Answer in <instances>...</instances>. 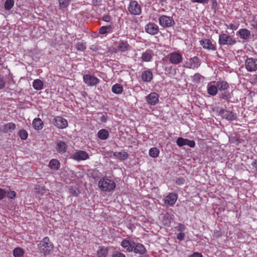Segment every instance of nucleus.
Returning a JSON list of instances; mask_svg holds the SVG:
<instances>
[{
    "mask_svg": "<svg viewBox=\"0 0 257 257\" xmlns=\"http://www.w3.org/2000/svg\"><path fill=\"white\" fill-rule=\"evenodd\" d=\"M98 186L101 191L105 192H110L116 187L114 182L107 177L101 178L98 182Z\"/></svg>",
    "mask_w": 257,
    "mask_h": 257,
    "instance_id": "obj_1",
    "label": "nucleus"
},
{
    "mask_svg": "<svg viewBox=\"0 0 257 257\" xmlns=\"http://www.w3.org/2000/svg\"><path fill=\"white\" fill-rule=\"evenodd\" d=\"M53 245L52 242L49 240L48 237H45L41 241L39 244V248L41 252H43L45 255L49 253L50 251L53 249Z\"/></svg>",
    "mask_w": 257,
    "mask_h": 257,
    "instance_id": "obj_2",
    "label": "nucleus"
},
{
    "mask_svg": "<svg viewBox=\"0 0 257 257\" xmlns=\"http://www.w3.org/2000/svg\"><path fill=\"white\" fill-rule=\"evenodd\" d=\"M218 43L220 46H233L236 43V40L226 34L222 33L219 36Z\"/></svg>",
    "mask_w": 257,
    "mask_h": 257,
    "instance_id": "obj_3",
    "label": "nucleus"
},
{
    "mask_svg": "<svg viewBox=\"0 0 257 257\" xmlns=\"http://www.w3.org/2000/svg\"><path fill=\"white\" fill-rule=\"evenodd\" d=\"M159 23L163 28H168L174 26L175 22L172 17L162 15L159 18Z\"/></svg>",
    "mask_w": 257,
    "mask_h": 257,
    "instance_id": "obj_4",
    "label": "nucleus"
},
{
    "mask_svg": "<svg viewBox=\"0 0 257 257\" xmlns=\"http://www.w3.org/2000/svg\"><path fill=\"white\" fill-rule=\"evenodd\" d=\"M128 12L133 15H140L142 13V8L136 1H131L127 8Z\"/></svg>",
    "mask_w": 257,
    "mask_h": 257,
    "instance_id": "obj_5",
    "label": "nucleus"
},
{
    "mask_svg": "<svg viewBox=\"0 0 257 257\" xmlns=\"http://www.w3.org/2000/svg\"><path fill=\"white\" fill-rule=\"evenodd\" d=\"M245 67L248 72L257 70V59L246 57L245 60Z\"/></svg>",
    "mask_w": 257,
    "mask_h": 257,
    "instance_id": "obj_6",
    "label": "nucleus"
},
{
    "mask_svg": "<svg viewBox=\"0 0 257 257\" xmlns=\"http://www.w3.org/2000/svg\"><path fill=\"white\" fill-rule=\"evenodd\" d=\"M168 58L170 62L175 65L179 64L183 61V56L181 53L178 52L170 53L168 55Z\"/></svg>",
    "mask_w": 257,
    "mask_h": 257,
    "instance_id": "obj_7",
    "label": "nucleus"
},
{
    "mask_svg": "<svg viewBox=\"0 0 257 257\" xmlns=\"http://www.w3.org/2000/svg\"><path fill=\"white\" fill-rule=\"evenodd\" d=\"M83 79L84 82L89 86H95L100 82L97 77L89 74H84Z\"/></svg>",
    "mask_w": 257,
    "mask_h": 257,
    "instance_id": "obj_8",
    "label": "nucleus"
},
{
    "mask_svg": "<svg viewBox=\"0 0 257 257\" xmlns=\"http://www.w3.org/2000/svg\"><path fill=\"white\" fill-rule=\"evenodd\" d=\"M145 30L146 33L150 35H155L159 32V28L157 24L150 22L145 26Z\"/></svg>",
    "mask_w": 257,
    "mask_h": 257,
    "instance_id": "obj_9",
    "label": "nucleus"
},
{
    "mask_svg": "<svg viewBox=\"0 0 257 257\" xmlns=\"http://www.w3.org/2000/svg\"><path fill=\"white\" fill-rule=\"evenodd\" d=\"M200 44L205 49L214 51L217 50L215 43H213L209 39H203L201 40L200 41Z\"/></svg>",
    "mask_w": 257,
    "mask_h": 257,
    "instance_id": "obj_10",
    "label": "nucleus"
},
{
    "mask_svg": "<svg viewBox=\"0 0 257 257\" xmlns=\"http://www.w3.org/2000/svg\"><path fill=\"white\" fill-rule=\"evenodd\" d=\"M219 112L223 118L228 120L232 121L236 119V114L232 111H228L222 108L219 110Z\"/></svg>",
    "mask_w": 257,
    "mask_h": 257,
    "instance_id": "obj_11",
    "label": "nucleus"
},
{
    "mask_svg": "<svg viewBox=\"0 0 257 257\" xmlns=\"http://www.w3.org/2000/svg\"><path fill=\"white\" fill-rule=\"evenodd\" d=\"M53 124L59 128H64L68 126L67 120L61 116H56L53 121Z\"/></svg>",
    "mask_w": 257,
    "mask_h": 257,
    "instance_id": "obj_12",
    "label": "nucleus"
},
{
    "mask_svg": "<svg viewBox=\"0 0 257 257\" xmlns=\"http://www.w3.org/2000/svg\"><path fill=\"white\" fill-rule=\"evenodd\" d=\"M71 158L77 161L86 160L89 158V155L85 151H78L73 155Z\"/></svg>",
    "mask_w": 257,
    "mask_h": 257,
    "instance_id": "obj_13",
    "label": "nucleus"
},
{
    "mask_svg": "<svg viewBox=\"0 0 257 257\" xmlns=\"http://www.w3.org/2000/svg\"><path fill=\"white\" fill-rule=\"evenodd\" d=\"M200 65V59L196 56L191 58L189 61L185 62L184 66L187 68H198Z\"/></svg>",
    "mask_w": 257,
    "mask_h": 257,
    "instance_id": "obj_14",
    "label": "nucleus"
},
{
    "mask_svg": "<svg viewBox=\"0 0 257 257\" xmlns=\"http://www.w3.org/2000/svg\"><path fill=\"white\" fill-rule=\"evenodd\" d=\"M176 143L177 145L179 146V147H182L185 145H187L191 148H193L195 147V143L194 141L189 140L187 139H184L181 137H180L177 139L176 141Z\"/></svg>",
    "mask_w": 257,
    "mask_h": 257,
    "instance_id": "obj_15",
    "label": "nucleus"
},
{
    "mask_svg": "<svg viewBox=\"0 0 257 257\" xmlns=\"http://www.w3.org/2000/svg\"><path fill=\"white\" fill-rule=\"evenodd\" d=\"M178 198L177 194L174 193H169L165 198L164 202L166 204L173 206L176 202Z\"/></svg>",
    "mask_w": 257,
    "mask_h": 257,
    "instance_id": "obj_16",
    "label": "nucleus"
},
{
    "mask_svg": "<svg viewBox=\"0 0 257 257\" xmlns=\"http://www.w3.org/2000/svg\"><path fill=\"white\" fill-rule=\"evenodd\" d=\"M146 100L150 104L155 105L159 102V95L156 92H152L146 96Z\"/></svg>",
    "mask_w": 257,
    "mask_h": 257,
    "instance_id": "obj_17",
    "label": "nucleus"
},
{
    "mask_svg": "<svg viewBox=\"0 0 257 257\" xmlns=\"http://www.w3.org/2000/svg\"><path fill=\"white\" fill-rule=\"evenodd\" d=\"M67 149V146L66 143L61 140H58L56 142V150L60 154L65 153Z\"/></svg>",
    "mask_w": 257,
    "mask_h": 257,
    "instance_id": "obj_18",
    "label": "nucleus"
},
{
    "mask_svg": "<svg viewBox=\"0 0 257 257\" xmlns=\"http://www.w3.org/2000/svg\"><path fill=\"white\" fill-rule=\"evenodd\" d=\"M16 128V125L13 122H9L0 126V132L7 133L15 130Z\"/></svg>",
    "mask_w": 257,
    "mask_h": 257,
    "instance_id": "obj_19",
    "label": "nucleus"
},
{
    "mask_svg": "<svg viewBox=\"0 0 257 257\" xmlns=\"http://www.w3.org/2000/svg\"><path fill=\"white\" fill-rule=\"evenodd\" d=\"M121 246L126 249L128 252H131L133 250L135 242L133 240L123 239L121 243Z\"/></svg>",
    "mask_w": 257,
    "mask_h": 257,
    "instance_id": "obj_20",
    "label": "nucleus"
},
{
    "mask_svg": "<svg viewBox=\"0 0 257 257\" xmlns=\"http://www.w3.org/2000/svg\"><path fill=\"white\" fill-rule=\"evenodd\" d=\"M237 35H238L241 39L248 41L250 39L251 32L246 29L242 28L237 32Z\"/></svg>",
    "mask_w": 257,
    "mask_h": 257,
    "instance_id": "obj_21",
    "label": "nucleus"
},
{
    "mask_svg": "<svg viewBox=\"0 0 257 257\" xmlns=\"http://www.w3.org/2000/svg\"><path fill=\"white\" fill-rule=\"evenodd\" d=\"M141 77L143 81L150 82L153 77V73L149 70H145L142 73Z\"/></svg>",
    "mask_w": 257,
    "mask_h": 257,
    "instance_id": "obj_22",
    "label": "nucleus"
},
{
    "mask_svg": "<svg viewBox=\"0 0 257 257\" xmlns=\"http://www.w3.org/2000/svg\"><path fill=\"white\" fill-rule=\"evenodd\" d=\"M117 48L120 52H125L130 50V46L127 42L124 41H120L118 42Z\"/></svg>",
    "mask_w": 257,
    "mask_h": 257,
    "instance_id": "obj_23",
    "label": "nucleus"
},
{
    "mask_svg": "<svg viewBox=\"0 0 257 257\" xmlns=\"http://www.w3.org/2000/svg\"><path fill=\"white\" fill-rule=\"evenodd\" d=\"M133 250L136 253H138L141 255H143L146 251L144 245L139 243H135Z\"/></svg>",
    "mask_w": 257,
    "mask_h": 257,
    "instance_id": "obj_24",
    "label": "nucleus"
},
{
    "mask_svg": "<svg viewBox=\"0 0 257 257\" xmlns=\"http://www.w3.org/2000/svg\"><path fill=\"white\" fill-rule=\"evenodd\" d=\"M153 53L150 50H147L144 52L141 57L142 60L144 62H149L152 59Z\"/></svg>",
    "mask_w": 257,
    "mask_h": 257,
    "instance_id": "obj_25",
    "label": "nucleus"
},
{
    "mask_svg": "<svg viewBox=\"0 0 257 257\" xmlns=\"http://www.w3.org/2000/svg\"><path fill=\"white\" fill-rule=\"evenodd\" d=\"M43 122L39 118H35L32 122L34 128L36 130H40L43 128Z\"/></svg>",
    "mask_w": 257,
    "mask_h": 257,
    "instance_id": "obj_26",
    "label": "nucleus"
},
{
    "mask_svg": "<svg viewBox=\"0 0 257 257\" xmlns=\"http://www.w3.org/2000/svg\"><path fill=\"white\" fill-rule=\"evenodd\" d=\"M217 87V89L220 91L226 90L229 88V84L225 81H218L216 82Z\"/></svg>",
    "mask_w": 257,
    "mask_h": 257,
    "instance_id": "obj_27",
    "label": "nucleus"
},
{
    "mask_svg": "<svg viewBox=\"0 0 257 257\" xmlns=\"http://www.w3.org/2000/svg\"><path fill=\"white\" fill-rule=\"evenodd\" d=\"M97 137L100 140H106L109 137V133L107 130L101 129L98 132Z\"/></svg>",
    "mask_w": 257,
    "mask_h": 257,
    "instance_id": "obj_28",
    "label": "nucleus"
},
{
    "mask_svg": "<svg viewBox=\"0 0 257 257\" xmlns=\"http://www.w3.org/2000/svg\"><path fill=\"white\" fill-rule=\"evenodd\" d=\"M217 91L218 89L216 84L215 85L210 84H208L207 92L209 95L214 96L217 93Z\"/></svg>",
    "mask_w": 257,
    "mask_h": 257,
    "instance_id": "obj_29",
    "label": "nucleus"
},
{
    "mask_svg": "<svg viewBox=\"0 0 257 257\" xmlns=\"http://www.w3.org/2000/svg\"><path fill=\"white\" fill-rule=\"evenodd\" d=\"M108 253L107 248L104 246H99L97 251V257H106Z\"/></svg>",
    "mask_w": 257,
    "mask_h": 257,
    "instance_id": "obj_30",
    "label": "nucleus"
},
{
    "mask_svg": "<svg viewBox=\"0 0 257 257\" xmlns=\"http://www.w3.org/2000/svg\"><path fill=\"white\" fill-rule=\"evenodd\" d=\"M49 167L52 169L57 170L60 167V163L57 159H52L49 162Z\"/></svg>",
    "mask_w": 257,
    "mask_h": 257,
    "instance_id": "obj_31",
    "label": "nucleus"
},
{
    "mask_svg": "<svg viewBox=\"0 0 257 257\" xmlns=\"http://www.w3.org/2000/svg\"><path fill=\"white\" fill-rule=\"evenodd\" d=\"M33 86L35 89L40 90L43 88V83L40 79H36L33 82Z\"/></svg>",
    "mask_w": 257,
    "mask_h": 257,
    "instance_id": "obj_32",
    "label": "nucleus"
},
{
    "mask_svg": "<svg viewBox=\"0 0 257 257\" xmlns=\"http://www.w3.org/2000/svg\"><path fill=\"white\" fill-rule=\"evenodd\" d=\"M112 91L115 94H121L123 90V87L119 84H115L112 87Z\"/></svg>",
    "mask_w": 257,
    "mask_h": 257,
    "instance_id": "obj_33",
    "label": "nucleus"
},
{
    "mask_svg": "<svg viewBox=\"0 0 257 257\" xmlns=\"http://www.w3.org/2000/svg\"><path fill=\"white\" fill-rule=\"evenodd\" d=\"M13 253L15 257H23L24 254V251L21 247H17L13 250Z\"/></svg>",
    "mask_w": 257,
    "mask_h": 257,
    "instance_id": "obj_34",
    "label": "nucleus"
},
{
    "mask_svg": "<svg viewBox=\"0 0 257 257\" xmlns=\"http://www.w3.org/2000/svg\"><path fill=\"white\" fill-rule=\"evenodd\" d=\"M112 27L111 26L101 27L99 30V33L101 34H105L107 33L111 32Z\"/></svg>",
    "mask_w": 257,
    "mask_h": 257,
    "instance_id": "obj_35",
    "label": "nucleus"
},
{
    "mask_svg": "<svg viewBox=\"0 0 257 257\" xmlns=\"http://www.w3.org/2000/svg\"><path fill=\"white\" fill-rule=\"evenodd\" d=\"M35 192L37 194L43 195L46 192L45 187L41 185H37L34 189Z\"/></svg>",
    "mask_w": 257,
    "mask_h": 257,
    "instance_id": "obj_36",
    "label": "nucleus"
},
{
    "mask_svg": "<svg viewBox=\"0 0 257 257\" xmlns=\"http://www.w3.org/2000/svg\"><path fill=\"white\" fill-rule=\"evenodd\" d=\"M72 0H58L59 7L60 9L67 8L70 4Z\"/></svg>",
    "mask_w": 257,
    "mask_h": 257,
    "instance_id": "obj_37",
    "label": "nucleus"
},
{
    "mask_svg": "<svg viewBox=\"0 0 257 257\" xmlns=\"http://www.w3.org/2000/svg\"><path fill=\"white\" fill-rule=\"evenodd\" d=\"M14 0H6L4 5L5 9L6 10H10L14 7Z\"/></svg>",
    "mask_w": 257,
    "mask_h": 257,
    "instance_id": "obj_38",
    "label": "nucleus"
},
{
    "mask_svg": "<svg viewBox=\"0 0 257 257\" xmlns=\"http://www.w3.org/2000/svg\"><path fill=\"white\" fill-rule=\"evenodd\" d=\"M159 150L157 148H152L149 151V155L153 158H156L159 156Z\"/></svg>",
    "mask_w": 257,
    "mask_h": 257,
    "instance_id": "obj_39",
    "label": "nucleus"
},
{
    "mask_svg": "<svg viewBox=\"0 0 257 257\" xmlns=\"http://www.w3.org/2000/svg\"><path fill=\"white\" fill-rule=\"evenodd\" d=\"M76 48L78 51H83L86 49L85 43L82 42H78L76 44Z\"/></svg>",
    "mask_w": 257,
    "mask_h": 257,
    "instance_id": "obj_40",
    "label": "nucleus"
},
{
    "mask_svg": "<svg viewBox=\"0 0 257 257\" xmlns=\"http://www.w3.org/2000/svg\"><path fill=\"white\" fill-rule=\"evenodd\" d=\"M19 135L22 140H25L27 139L28 134L26 131L21 130L19 132Z\"/></svg>",
    "mask_w": 257,
    "mask_h": 257,
    "instance_id": "obj_41",
    "label": "nucleus"
},
{
    "mask_svg": "<svg viewBox=\"0 0 257 257\" xmlns=\"http://www.w3.org/2000/svg\"><path fill=\"white\" fill-rule=\"evenodd\" d=\"M231 97V94L228 91H224L221 94V98L222 99L228 100Z\"/></svg>",
    "mask_w": 257,
    "mask_h": 257,
    "instance_id": "obj_42",
    "label": "nucleus"
},
{
    "mask_svg": "<svg viewBox=\"0 0 257 257\" xmlns=\"http://www.w3.org/2000/svg\"><path fill=\"white\" fill-rule=\"evenodd\" d=\"M203 77L199 73H196L193 77V81L196 83H199L201 81V79H203Z\"/></svg>",
    "mask_w": 257,
    "mask_h": 257,
    "instance_id": "obj_43",
    "label": "nucleus"
},
{
    "mask_svg": "<svg viewBox=\"0 0 257 257\" xmlns=\"http://www.w3.org/2000/svg\"><path fill=\"white\" fill-rule=\"evenodd\" d=\"M128 157V154L125 152H118V159L120 160H124Z\"/></svg>",
    "mask_w": 257,
    "mask_h": 257,
    "instance_id": "obj_44",
    "label": "nucleus"
},
{
    "mask_svg": "<svg viewBox=\"0 0 257 257\" xmlns=\"http://www.w3.org/2000/svg\"><path fill=\"white\" fill-rule=\"evenodd\" d=\"M176 228L178 231L182 232L186 229V226L182 223H179L176 227Z\"/></svg>",
    "mask_w": 257,
    "mask_h": 257,
    "instance_id": "obj_45",
    "label": "nucleus"
},
{
    "mask_svg": "<svg viewBox=\"0 0 257 257\" xmlns=\"http://www.w3.org/2000/svg\"><path fill=\"white\" fill-rule=\"evenodd\" d=\"M165 70L168 73L172 74H176V72L175 68H174L171 66L170 67L166 68Z\"/></svg>",
    "mask_w": 257,
    "mask_h": 257,
    "instance_id": "obj_46",
    "label": "nucleus"
},
{
    "mask_svg": "<svg viewBox=\"0 0 257 257\" xmlns=\"http://www.w3.org/2000/svg\"><path fill=\"white\" fill-rule=\"evenodd\" d=\"M6 82L3 76L0 75V89L4 88L5 86Z\"/></svg>",
    "mask_w": 257,
    "mask_h": 257,
    "instance_id": "obj_47",
    "label": "nucleus"
},
{
    "mask_svg": "<svg viewBox=\"0 0 257 257\" xmlns=\"http://www.w3.org/2000/svg\"><path fill=\"white\" fill-rule=\"evenodd\" d=\"M16 195V192L14 191L10 190L7 193V196L11 199L15 198Z\"/></svg>",
    "mask_w": 257,
    "mask_h": 257,
    "instance_id": "obj_48",
    "label": "nucleus"
},
{
    "mask_svg": "<svg viewBox=\"0 0 257 257\" xmlns=\"http://www.w3.org/2000/svg\"><path fill=\"white\" fill-rule=\"evenodd\" d=\"M185 183V180L182 177H179V178H178L176 180V183L177 184V185H183Z\"/></svg>",
    "mask_w": 257,
    "mask_h": 257,
    "instance_id": "obj_49",
    "label": "nucleus"
},
{
    "mask_svg": "<svg viewBox=\"0 0 257 257\" xmlns=\"http://www.w3.org/2000/svg\"><path fill=\"white\" fill-rule=\"evenodd\" d=\"M164 218L166 220L165 223H168L170 222L172 217L168 213H166L164 215Z\"/></svg>",
    "mask_w": 257,
    "mask_h": 257,
    "instance_id": "obj_50",
    "label": "nucleus"
},
{
    "mask_svg": "<svg viewBox=\"0 0 257 257\" xmlns=\"http://www.w3.org/2000/svg\"><path fill=\"white\" fill-rule=\"evenodd\" d=\"M7 194V192L3 189L0 188V200L5 198Z\"/></svg>",
    "mask_w": 257,
    "mask_h": 257,
    "instance_id": "obj_51",
    "label": "nucleus"
},
{
    "mask_svg": "<svg viewBox=\"0 0 257 257\" xmlns=\"http://www.w3.org/2000/svg\"><path fill=\"white\" fill-rule=\"evenodd\" d=\"M185 237V234L182 232H180L177 235V239L180 241L184 240Z\"/></svg>",
    "mask_w": 257,
    "mask_h": 257,
    "instance_id": "obj_52",
    "label": "nucleus"
},
{
    "mask_svg": "<svg viewBox=\"0 0 257 257\" xmlns=\"http://www.w3.org/2000/svg\"><path fill=\"white\" fill-rule=\"evenodd\" d=\"M102 20L103 21H105V22H109L111 20V17H110V16L109 15H104L103 16V17L102 18Z\"/></svg>",
    "mask_w": 257,
    "mask_h": 257,
    "instance_id": "obj_53",
    "label": "nucleus"
},
{
    "mask_svg": "<svg viewBox=\"0 0 257 257\" xmlns=\"http://www.w3.org/2000/svg\"><path fill=\"white\" fill-rule=\"evenodd\" d=\"M193 3H201L203 4H208L209 0H191Z\"/></svg>",
    "mask_w": 257,
    "mask_h": 257,
    "instance_id": "obj_54",
    "label": "nucleus"
},
{
    "mask_svg": "<svg viewBox=\"0 0 257 257\" xmlns=\"http://www.w3.org/2000/svg\"><path fill=\"white\" fill-rule=\"evenodd\" d=\"M113 257H125V255L121 252H117L114 253Z\"/></svg>",
    "mask_w": 257,
    "mask_h": 257,
    "instance_id": "obj_55",
    "label": "nucleus"
},
{
    "mask_svg": "<svg viewBox=\"0 0 257 257\" xmlns=\"http://www.w3.org/2000/svg\"><path fill=\"white\" fill-rule=\"evenodd\" d=\"M100 120L102 122H105L107 120V116L106 115H102L100 117Z\"/></svg>",
    "mask_w": 257,
    "mask_h": 257,
    "instance_id": "obj_56",
    "label": "nucleus"
},
{
    "mask_svg": "<svg viewBox=\"0 0 257 257\" xmlns=\"http://www.w3.org/2000/svg\"><path fill=\"white\" fill-rule=\"evenodd\" d=\"M191 257H203L201 253L195 252H194L191 255Z\"/></svg>",
    "mask_w": 257,
    "mask_h": 257,
    "instance_id": "obj_57",
    "label": "nucleus"
},
{
    "mask_svg": "<svg viewBox=\"0 0 257 257\" xmlns=\"http://www.w3.org/2000/svg\"><path fill=\"white\" fill-rule=\"evenodd\" d=\"M252 166L254 167L256 169V171H257V159H254L253 162L251 164Z\"/></svg>",
    "mask_w": 257,
    "mask_h": 257,
    "instance_id": "obj_58",
    "label": "nucleus"
},
{
    "mask_svg": "<svg viewBox=\"0 0 257 257\" xmlns=\"http://www.w3.org/2000/svg\"><path fill=\"white\" fill-rule=\"evenodd\" d=\"M211 1L212 2V8L215 9L217 6V3L216 2V0H211Z\"/></svg>",
    "mask_w": 257,
    "mask_h": 257,
    "instance_id": "obj_59",
    "label": "nucleus"
},
{
    "mask_svg": "<svg viewBox=\"0 0 257 257\" xmlns=\"http://www.w3.org/2000/svg\"><path fill=\"white\" fill-rule=\"evenodd\" d=\"M229 27L231 29H232L233 30H235L237 29V27L235 25H234V24H230L229 25Z\"/></svg>",
    "mask_w": 257,
    "mask_h": 257,
    "instance_id": "obj_60",
    "label": "nucleus"
},
{
    "mask_svg": "<svg viewBox=\"0 0 257 257\" xmlns=\"http://www.w3.org/2000/svg\"><path fill=\"white\" fill-rule=\"evenodd\" d=\"M113 156L118 159V152H114L113 153Z\"/></svg>",
    "mask_w": 257,
    "mask_h": 257,
    "instance_id": "obj_61",
    "label": "nucleus"
},
{
    "mask_svg": "<svg viewBox=\"0 0 257 257\" xmlns=\"http://www.w3.org/2000/svg\"><path fill=\"white\" fill-rule=\"evenodd\" d=\"M90 49L92 50L93 51H96L97 50L95 46H92L91 47H90Z\"/></svg>",
    "mask_w": 257,
    "mask_h": 257,
    "instance_id": "obj_62",
    "label": "nucleus"
},
{
    "mask_svg": "<svg viewBox=\"0 0 257 257\" xmlns=\"http://www.w3.org/2000/svg\"><path fill=\"white\" fill-rule=\"evenodd\" d=\"M253 26L257 31V21L255 22L254 24L253 25Z\"/></svg>",
    "mask_w": 257,
    "mask_h": 257,
    "instance_id": "obj_63",
    "label": "nucleus"
},
{
    "mask_svg": "<svg viewBox=\"0 0 257 257\" xmlns=\"http://www.w3.org/2000/svg\"><path fill=\"white\" fill-rule=\"evenodd\" d=\"M72 194H73L74 195H77V193H76V192L75 191H74L72 193Z\"/></svg>",
    "mask_w": 257,
    "mask_h": 257,
    "instance_id": "obj_64",
    "label": "nucleus"
}]
</instances>
